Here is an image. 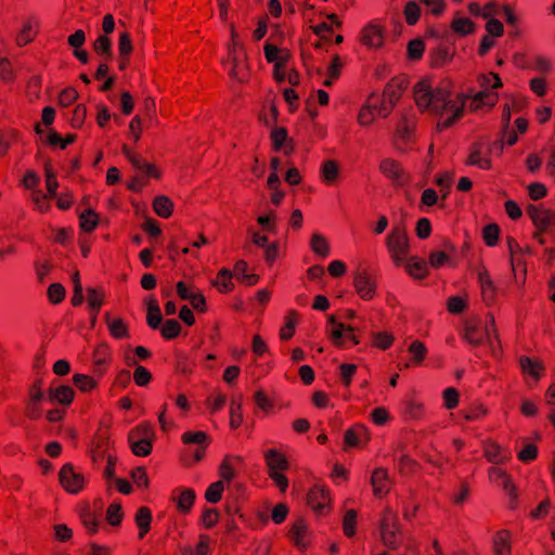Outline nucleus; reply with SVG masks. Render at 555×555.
Returning <instances> with one entry per match:
<instances>
[{
  "instance_id": "obj_1",
  "label": "nucleus",
  "mask_w": 555,
  "mask_h": 555,
  "mask_svg": "<svg viewBox=\"0 0 555 555\" xmlns=\"http://www.w3.org/2000/svg\"><path fill=\"white\" fill-rule=\"evenodd\" d=\"M414 101L421 112L438 117L437 129L450 128L464 115L465 95L454 92L450 81L433 83L423 79L414 86Z\"/></svg>"
},
{
  "instance_id": "obj_2",
  "label": "nucleus",
  "mask_w": 555,
  "mask_h": 555,
  "mask_svg": "<svg viewBox=\"0 0 555 555\" xmlns=\"http://www.w3.org/2000/svg\"><path fill=\"white\" fill-rule=\"evenodd\" d=\"M479 90L477 92L463 93L465 104L468 102L470 111L491 109L499 101L496 89L502 88L503 83L500 76L495 73L480 74L477 77Z\"/></svg>"
},
{
  "instance_id": "obj_3",
  "label": "nucleus",
  "mask_w": 555,
  "mask_h": 555,
  "mask_svg": "<svg viewBox=\"0 0 555 555\" xmlns=\"http://www.w3.org/2000/svg\"><path fill=\"white\" fill-rule=\"evenodd\" d=\"M246 53L238 38L234 26H231V42L229 44V53L225 62L228 73L232 79L243 82L248 76V66L246 62Z\"/></svg>"
},
{
  "instance_id": "obj_4",
  "label": "nucleus",
  "mask_w": 555,
  "mask_h": 555,
  "mask_svg": "<svg viewBox=\"0 0 555 555\" xmlns=\"http://www.w3.org/2000/svg\"><path fill=\"white\" fill-rule=\"evenodd\" d=\"M386 247L393 262L400 266L410 251V240L403 224L392 225L386 236Z\"/></svg>"
},
{
  "instance_id": "obj_5",
  "label": "nucleus",
  "mask_w": 555,
  "mask_h": 555,
  "mask_svg": "<svg viewBox=\"0 0 555 555\" xmlns=\"http://www.w3.org/2000/svg\"><path fill=\"white\" fill-rule=\"evenodd\" d=\"M379 534L383 543L390 548H396L400 543L398 516L388 506L384 508L379 520Z\"/></svg>"
},
{
  "instance_id": "obj_6",
  "label": "nucleus",
  "mask_w": 555,
  "mask_h": 555,
  "mask_svg": "<svg viewBox=\"0 0 555 555\" xmlns=\"http://www.w3.org/2000/svg\"><path fill=\"white\" fill-rule=\"evenodd\" d=\"M59 479L64 490L70 494L80 492L86 483V477L74 469L72 464H65L60 469Z\"/></svg>"
},
{
  "instance_id": "obj_7",
  "label": "nucleus",
  "mask_w": 555,
  "mask_h": 555,
  "mask_svg": "<svg viewBox=\"0 0 555 555\" xmlns=\"http://www.w3.org/2000/svg\"><path fill=\"white\" fill-rule=\"evenodd\" d=\"M384 27L377 22L367 23L360 33V41L370 49L380 48L384 43Z\"/></svg>"
},
{
  "instance_id": "obj_8",
  "label": "nucleus",
  "mask_w": 555,
  "mask_h": 555,
  "mask_svg": "<svg viewBox=\"0 0 555 555\" xmlns=\"http://www.w3.org/2000/svg\"><path fill=\"white\" fill-rule=\"evenodd\" d=\"M353 286L357 294L363 300H371L376 293V281L373 275L366 271H358L354 274Z\"/></svg>"
},
{
  "instance_id": "obj_9",
  "label": "nucleus",
  "mask_w": 555,
  "mask_h": 555,
  "mask_svg": "<svg viewBox=\"0 0 555 555\" xmlns=\"http://www.w3.org/2000/svg\"><path fill=\"white\" fill-rule=\"evenodd\" d=\"M308 504L310 507L319 514L324 513L331 502L330 491L322 485H315L308 493Z\"/></svg>"
},
{
  "instance_id": "obj_10",
  "label": "nucleus",
  "mask_w": 555,
  "mask_h": 555,
  "mask_svg": "<svg viewBox=\"0 0 555 555\" xmlns=\"http://www.w3.org/2000/svg\"><path fill=\"white\" fill-rule=\"evenodd\" d=\"M321 181L326 185H335L341 178V166L335 159H325L319 170Z\"/></svg>"
},
{
  "instance_id": "obj_11",
  "label": "nucleus",
  "mask_w": 555,
  "mask_h": 555,
  "mask_svg": "<svg viewBox=\"0 0 555 555\" xmlns=\"http://www.w3.org/2000/svg\"><path fill=\"white\" fill-rule=\"evenodd\" d=\"M490 150L480 143L472 146L466 164L476 166L479 169L488 170L491 168Z\"/></svg>"
},
{
  "instance_id": "obj_12",
  "label": "nucleus",
  "mask_w": 555,
  "mask_h": 555,
  "mask_svg": "<svg viewBox=\"0 0 555 555\" xmlns=\"http://www.w3.org/2000/svg\"><path fill=\"white\" fill-rule=\"evenodd\" d=\"M414 121L403 117L396 129V147L400 152L404 153L408 151V145L412 139L414 131Z\"/></svg>"
},
{
  "instance_id": "obj_13",
  "label": "nucleus",
  "mask_w": 555,
  "mask_h": 555,
  "mask_svg": "<svg viewBox=\"0 0 555 555\" xmlns=\"http://www.w3.org/2000/svg\"><path fill=\"white\" fill-rule=\"evenodd\" d=\"M371 485L375 496H383L390 490V479L387 469L378 467L373 470Z\"/></svg>"
},
{
  "instance_id": "obj_14",
  "label": "nucleus",
  "mask_w": 555,
  "mask_h": 555,
  "mask_svg": "<svg viewBox=\"0 0 555 555\" xmlns=\"http://www.w3.org/2000/svg\"><path fill=\"white\" fill-rule=\"evenodd\" d=\"M377 100L375 94H371L365 103L361 106L357 120L362 127L372 125L377 115Z\"/></svg>"
},
{
  "instance_id": "obj_15",
  "label": "nucleus",
  "mask_w": 555,
  "mask_h": 555,
  "mask_svg": "<svg viewBox=\"0 0 555 555\" xmlns=\"http://www.w3.org/2000/svg\"><path fill=\"white\" fill-rule=\"evenodd\" d=\"M481 330L487 338L493 357L498 358L501 353V347L493 315H487L483 328Z\"/></svg>"
},
{
  "instance_id": "obj_16",
  "label": "nucleus",
  "mask_w": 555,
  "mask_h": 555,
  "mask_svg": "<svg viewBox=\"0 0 555 555\" xmlns=\"http://www.w3.org/2000/svg\"><path fill=\"white\" fill-rule=\"evenodd\" d=\"M370 439L369 430L363 425H354L345 433L344 441L347 447H361Z\"/></svg>"
},
{
  "instance_id": "obj_17",
  "label": "nucleus",
  "mask_w": 555,
  "mask_h": 555,
  "mask_svg": "<svg viewBox=\"0 0 555 555\" xmlns=\"http://www.w3.org/2000/svg\"><path fill=\"white\" fill-rule=\"evenodd\" d=\"M263 457L269 473L284 472L288 468L286 456L276 449H268L263 452Z\"/></svg>"
},
{
  "instance_id": "obj_18",
  "label": "nucleus",
  "mask_w": 555,
  "mask_h": 555,
  "mask_svg": "<svg viewBox=\"0 0 555 555\" xmlns=\"http://www.w3.org/2000/svg\"><path fill=\"white\" fill-rule=\"evenodd\" d=\"M400 411L405 420H421L424 416V404L414 397H406L400 404Z\"/></svg>"
},
{
  "instance_id": "obj_19",
  "label": "nucleus",
  "mask_w": 555,
  "mask_h": 555,
  "mask_svg": "<svg viewBox=\"0 0 555 555\" xmlns=\"http://www.w3.org/2000/svg\"><path fill=\"white\" fill-rule=\"evenodd\" d=\"M380 172L395 182H401L404 171L400 163L393 158H384L379 164Z\"/></svg>"
},
{
  "instance_id": "obj_20",
  "label": "nucleus",
  "mask_w": 555,
  "mask_h": 555,
  "mask_svg": "<svg viewBox=\"0 0 555 555\" xmlns=\"http://www.w3.org/2000/svg\"><path fill=\"white\" fill-rule=\"evenodd\" d=\"M527 214L530 216L533 223L542 230H546L554 219L552 212L534 205L528 206Z\"/></svg>"
},
{
  "instance_id": "obj_21",
  "label": "nucleus",
  "mask_w": 555,
  "mask_h": 555,
  "mask_svg": "<svg viewBox=\"0 0 555 555\" xmlns=\"http://www.w3.org/2000/svg\"><path fill=\"white\" fill-rule=\"evenodd\" d=\"M264 56L269 63H273L274 66H286L291 54L286 49H280L271 43L264 44Z\"/></svg>"
},
{
  "instance_id": "obj_22",
  "label": "nucleus",
  "mask_w": 555,
  "mask_h": 555,
  "mask_svg": "<svg viewBox=\"0 0 555 555\" xmlns=\"http://www.w3.org/2000/svg\"><path fill=\"white\" fill-rule=\"evenodd\" d=\"M464 338L472 345L478 346L486 338L478 320L467 321L464 328Z\"/></svg>"
},
{
  "instance_id": "obj_23",
  "label": "nucleus",
  "mask_w": 555,
  "mask_h": 555,
  "mask_svg": "<svg viewBox=\"0 0 555 555\" xmlns=\"http://www.w3.org/2000/svg\"><path fill=\"white\" fill-rule=\"evenodd\" d=\"M242 460L238 456L227 455L219 468V475L222 481L230 482L235 477L236 466L241 464Z\"/></svg>"
},
{
  "instance_id": "obj_24",
  "label": "nucleus",
  "mask_w": 555,
  "mask_h": 555,
  "mask_svg": "<svg viewBox=\"0 0 555 555\" xmlns=\"http://www.w3.org/2000/svg\"><path fill=\"white\" fill-rule=\"evenodd\" d=\"M175 493H178L177 496H173V500L177 502V507L182 513H189L195 501V492L190 488L177 489Z\"/></svg>"
},
{
  "instance_id": "obj_25",
  "label": "nucleus",
  "mask_w": 555,
  "mask_h": 555,
  "mask_svg": "<svg viewBox=\"0 0 555 555\" xmlns=\"http://www.w3.org/2000/svg\"><path fill=\"white\" fill-rule=\"evenodd\" d=\"M494 555H512L511 534L508 531L502 530L493 537Z\"/></svg>"
},
{
  "instance_id": "obj_26",
  "label": "nucleus",
  "mask_w": 555,
  "mask_h": 555,
  "mask_svg": "<svg viewBox=\"0 0 555 555\" xmlns=\"http://www.w3.org/2000/svg\"><path fill=\"white\" fill-rule=\"evenodd\" d=\"M489 479L492 482L501 486L504 489V491H506L511 495L514 494L515 487H514L511 478L501 468L495 467V466L491 467L489 469Z\"/></svg>"
},
{
  "instance_id": "obj_27",
  "label": "nucleus",
  "mask_w": 555,
  "mask_h": 555,
  "mask_svg": "<svg viewBox=\"0 0 555 555\" xmlns=\"http://www.w3.org/2000/svg\"><path fill=\"white\" fill-rule=\"evenodd\" d=\"M478 281L481 288V295L483 301L490 304L494 300L495 297V287L489 275V273L483 270L478 273Z\"/></svg>"
},
{
  "instance_id": "obj_28",
  "label": "nucleus",
  "mask_w": 555,
  "mask_h": 555,
  "mask_svg": "<svg viewBox=\"0 0 555 555\" xmlns=\"http://www.w3.org/2000/svg\"><path fill=\"white\" fill-rule=\"evenodd\" d=\"M519 364L522 372L527 375H530L534 379H539L543 374L544 366L540 361L522 356L519 359Z\"/></svg>"
},
{
  "instance_id": "obj_29",
  "label": "nucleus",
  "mask_w": 555,
  "mask_h": 555,
  "mask_svg": "<svg viewBox=\"0 0 555 555\" xmlns=\"http://www.w3.org/2000/svg\"><path fill=\"white\" fill-rule=\"evenodd\" d=\"M134 520L139 528V539H143L149 532L152 521V513L150 508L145 506L140 507L137 511Z\"/></svg>"
},
{
  "instance_id": "obj_30",
  "label": "nucleus",
  "mask_w": 555,
  "mask_h": 555,
  "mask_svg": "<svg viewBox=\"0 0 555 555\" xmlns=\"http://www.w3.org/2000/svg\"><path fill=\"white\" fill-rule=\"evenodd\" d=\"M485 456L489 462L499 464L508 459V454L495 442L485 444Z\"/></svg>"
},
{
  "instance_id": "obj_31",
  "label": "nucleus",
  "mask_w": 555,
  "mask_h": 555,
  "mask_svg": "<svg viewBox=\"0 0 555 555\" xmlns=\"http://www.w3.org/2000/svg\"><path fill=\"white\" fill-rule=\"evenodd\" d=\"M310 248L315 255H318L320 257L325 258L330 255L328 241L321 233H313L311 235Z\"/></svg>"
},
{
  "instance_id": "obj_32",
  "label": "nucleus",
  "mask_w": 555,
  "mask_h": 555,
  "mask_svg": "<svg viewBox=\"0 0 555 555\" xmlns=\"http://www.w3.org/2000/svg\"><path fill=\"white\" fill-rule=\"evenodd\" d=\"M242 404H243L242 396L234 397L231 400V404H230V426L233 429L238 428L242 425V423H243Z\"/></svg>"
},
{
  "instance_id": "obj_33",
  "label": "nucleus",
  "mask_w": 555,
  "mask_h": 555,
  "mask_svg": "<svg viewBox=\"0 0 555 555\" xmlns=\"http://www.w3.org/2000/svg\"><path fill=\"white\" fill-rule=\"evenodd\" d=\"M403 93V85L401 81L392 80L385 87L383 96L386 98L388 104L396 105Z\"/></svg>"
},
{
  "instance_id": "obj_34",
  "label": "nucleus",
  "mask_w": 555,
  "mask_h": 555,
  "mask_svg": "<svg viewBox=\"0 0 555 555\" xmlns=\"http://www.w3.org/2000/svg\"><path fill=\"white\" fill-rule=\"evenodd\" d=\"M49 399L62 404H69L74 399V390L69 386H60L55 389H50Z\"/></svg>"
},
{
  "instance_id": "obj_35",
  "label": "nucleus",
  "mask_w": 555,
  "mask_h": 555,
  "mask_svg": "<svg viewBox=\"0 0 555 555\" xmlns=\"http://www.w3.org/2000/svg\"><path fill=\"white\" fill-rule=\"evenodd\" d=\"M103 298H104V295L101 291L95 289V288H88L87 300H88V306L92 313V317H91L92 323H94L96 320L98 313L103 304Z\"/></svg>"
},
{
  "instance_id": "obj_36",
  "label": "nucleus",
  "mask_w": 555,
  "mask_h": 555,
  "mask_svg": "<svg viewBox=\"0 0 555 555\" xmlns=\"http://www.w3.org/2000/svg\"><path fill=\"white\" fill-rule=\"evenodd\" d=\"M79 223L85 232H92L99 224V216L91 208H87L80 212Z\"/></svg>"
},
{
  "instance_id": "obj_37",
  "label": "nucleus",
  "mask_w": 555,
  "mask_h": 555,
  "mask_svg": "<svg viewBox=\"0 0 555 555\" xmlns=\"http://www.w3.org/2000/svg\"><path fill=\"white\" fill-rule=\"evenodd\" d=\"M232 276L233 273L228 269H221L216 280L214 281V285L217 287V289L220 293H229L233 289V283H232Z\"/></svg>"
},
{
  "instance_id": "obj_38",
  "label": "nucleus",
  "mask_w": 555,
  "mask_h": 555,
  "mask_svg": "<svg viewBox=\"0 0 555 555\" xmlns=\"http://www.w3.org/2000/svg\"><path fill=\"white\" fill-rule=\"evenodd\" d=\"M406 272L414 279H424L428 274L427 263L417 258H411L405 266Z\"/></svg>"
},
{
  "instance_id": "obj_39",
  "label": "nucleus",
  "mask_w": 555,
  "mask_h": 555,
  "mask_svg": "<svg viewBox=\"0 0 555 555\" xmlns=\"http://www.w3.org/2000/svg\"><path fill=\"white\" fill-rule=\"evenodd\" d=\"M153 209L162 218H169L172 214L173 203L167 196H157L153 201Z\"/></svg>"
},
{
  "instance_id": "obj_40",
  "label": "nucleus",
  "mask_w": 555,
  "mask_h": 555,
  "mask_svg": "<svg viewBox=\"0 0 555 555\" xmlns=\"http://www.w3.org/2000/svg\"><path fill=\"white\" fill-rule=\"evenodd\" d=\"M451 28L454 33L466 36L473 34L476 26L468 17L455 16L451 23Z\"/></svg>"
},
{
  "instance_id": "obj_41",
  "label": "nucleus",
  "mask_w": 555,
  "mask_h": 555,
  "mask_svg": "<svg viewBox=\"0 0 555 555\" xmlns=\"http://www.w3.org/2000/svg\"><path fill=\"white\" fill-rule=\"evenodd\" d=\"M307 526L302 520L296 521L291 529V538L293 542L300 548L307 545Z\"/></svg>"
},
{
  "instance_id": "obj_42",
  "label": "nucleus",
  "mask_w": 555,
  "mask_h": 555,
  "mask_svg": "<svg viewBox=\"0 0 555 555\" xmlns=\"http://www.w3.org/2000/svg\"><path fill=\"white\" fill-rule=\"evenodd\" d=\"M184 444L209 446L210 439L205 431H185L181 436Z\"/></svg>"
},
{
  "instance_id": "obj_43",
  "label": "nucleus",
  "mask_w": 555,
  "mask_h": 555,
  "mask_svg": "<svg viewBox=\"0 0 555 555\" xmlns=\"http://www.w3.org/2000/svg\"><path fill=\"white\" fill-rule=\"evenodd\" d=\"M328 323L332 326L330 330L331 339L336 346L343 347L345 344L344 337L347 326L337 322L333 315L328 318Z\"/></svg>"
},
{
  "instance_id": "obj_44",
  "label": "nucleus",
  "mask_w": 555,
  "mask_h": 555,
  "mask_svg": "<svg viewBox=\"0 0 555 555\" xmlns=\"http://www.w3.org/2000/svg\"><path fill=\"white\" fill-rule=\"evenodd\" d=\"M37 29L38 22L36 20L27 21L17 36V43L23 46L31 41L37 33Z\"/></svg>"
},
{
  "instance_id": "obj_45",
  "label": "nucleus",
  "mask_w": 555,
  "mask_h": 555,
  "mask_svg": "<svg viewBox=\"0 0 555 555\" xmlns=\"http://www.w3.org/2000/svg\"><path fill=\"white\" fill-rule=\"evenodd\" d=\"M94 51L105 60L112 57V41L106 35L99 36L93 42Z\"/></svg>"
},
{
  "instance_id": "obj_46",
  "label": "nucleus",
  "mask_w": 555,
  "mask_h": 555,
  "mask_svg": "<svg viewBox=\"0 0 555 555\" xmlns=\"http://www.w3.org/2000/svg\"><path fill=\"white\" fill-rule=\"evenodd\" d=\"M409 353L411 354V363L413 365H420L427 354V348L420 340H414L409 346Z\"/></svg>"
},
{
  "instance_id": "obj_47",
  "label": "nucleus",
  "mask_w": 555,
  "mask_h": 555,
  "mask_svg": "<svg viewBox=\"0 0 555 555\" xmlns=\"http://www.w3.org/2000/svg\"><path fill=\"white\" fill-rule=\"evenodd\" d=\"M358 514L354 509H348L343 518L344 534L351 538L356 534Z\"/></svg>"
},
{
  "instance_id": "obj_48",
  "label": "nucleus",
  "mask_w": 555,
  "mask_h": 555,
  "mask_svg": "<svg viewBox=\"0 0 555 555\" xmlns=\"http://www.w3.org/2000/svg\"><path fill=\"white\" fill-rule=\"evenodd\" d=\"M131 444V450L137 456H146L152 451V440L140 438V439H129Z\"/></svg>"
},
{
  "instance_id": "obj_49",
  "label": "nucleus",
  "mask_w": 555,
  "mask_h": 555,
  "mask_svg": "<svg viewBox=\"0 0 555 555\" xmlns=\"http://www.w3.org/2000/svg\"><path fill=\"white\" fill-rule=\"evenodd\" d=\"M224 490L223 481L218 480L212 482L205 492V499L209 503H218L222 498V492Z\"/></svg>"
},
{
  "instance_id": "obj_50",
  "label": "nucleus",
  "mask_w": 555,
  "mask_h": 555,
  "mask_svg": "<svg viewBox=\"0 0 555 555\" xmlns=\"http://www.w3.org/2000/svg\"><path fill=\"white\" fill-rule=\"evenodd\" d=\"M46 186L50 197H56V190L59 183L56 180V173L50 165L44 166Z\"/></svg>"
},
{
  "instance_id": "obj_51",
  "label": "nucleus",
  "mask_w": 555,
  "mask_h": 555,
  "mask_svg": "<svg viewBox=\"0 0 555 555\" xmlns=\"http://www.w3.org/2000/svg\"><path fill=\"white\" fill-rule=\"evenodd\" d=\"M403 14L406 24L415 25L421 16V8L415 1H409L404 7Z\"/></svg>"
},
{
  "instance_id": "obj_52",
  "label": "nucleus",
  "mask_w": 555,
  "mask_h": 555,
  "mask_svg": "<svg viewBox=\"0 0 555 555\" xmlns=\"http://www.w3.org/2000/svg\"><path fill=\"white\" fill-rule=\"evenodd\" d=\"M395 341L392 334L388 332H377L373 334V345L380 350H387Z\"/></svg>"
},
{
  "instance_id": "obj_53",
  "label": "nucleus",
  "mask_w": 555,
  "mask_h": 555,
  "mask_svg": "<svg viewBox=\"0 0 555 555\" xmlns=\"http://www.w3.org/2000/svg\"><path fill=\"white\" fill-rule=\"evenodd\" d=\"M107 326L109 334L117 339L128 337V328L120 319L108 320Z\"/></svg>"
},
{
  "instance_id": "obj_54",
  "label": "nucleus",
  "mask_w": 555,
  "mask_h": 555,
  "mask_svg": "<svg viewBox=\"0 0 555 555\" xmlns=\"http://www.w3.org/2000/svg\"><path fill=\"white\" fill-rule=\"evenodd\" d=\"M153 437H154L153 427L147 422L139 424L129 435V439L145 438V439L152 440Z\"/></svg>"
},
{
  "instance_id": "obj_55",
  "label": "nucleus",
  "mask_w": 555,
  "mask_h": 555,
  "mask_svg": "<svg viewBox=\"0 0 555 555\" xmlns=\"http://www.w3.org/2000/svg\"><path fill=\"white\" fill-rule=\"evenodd\" d=\"M73 380L75 386L83 392L91 391L96 386V382L91 376L85 374H75Z\"/></svg>"
},
{
  "instance_id": "obj_56",
  "label": "nucleus",
  "mask_w": 555,
  "mask_h": 555,
  "mask_svg": "<svg viewBox=\"0 0 555 555\" xmlns=\"http://www.w3.org/2000/svg\"><path fill=\"white\" fill-rule=\"evenodd\" d=\"M80 518L85 528L90 533H95L98 531L100 524L99 519L89 508H86L81 512Z\"/></svg>"
},
{
  "instance_id": "obj_57",
  "label": "nucleus",
  "mask_w": 555,
  "mask_h": 555,
  "mask_svg": "<svg viewBox=\"0 0 555 555\" xmlns=\"http://www.w3.org/2000/svg\"><path fill=\"white\" fill-rule=\"evenodd\" d=\"M106 520L112 526L120 525L122 520V509L119 503H112L106 511Z\"/></svg>"
},
{
  "instance_id": "obj_58",
  "label": "nucleus",
  "mask_w": 555,
  "mask_h": 555,
  "mask_svg": "<svg viewBox=\"0 0 555 555\" xmlns=\"http://www.w3.org/2000/svg\"><path fill=\"white\" fill-rule=\"evenodd\" d=\"M180 332H181V325L175 319L167 320L162 327V335L166 339L176 338L180 334Z\"/></svg>"
},
{
  "instance_id": "obj_59",
  "label": "nucleus",
  "mask_w": 555,
  "mask_h": 555,
  "mask_svg": "<svg viewBox=\"0 0 555 555\" xmlns=\"http://www.w3.org/2000/svg\"><path fill=\"white\" fill-rule=\"evenodd\" d=\"M129 162L139 170L146 173L147 176L157 177L156 170L153 165L146 163L141 156L138 154H134L131 156V159Z\"/></svg>"
},
{
  "instance_id": "obj_60",
  "label": "nucleus",
  "mask_w": 555,
  "mask_h": 555,
  "mask_svg": "<svg viewBox=\"0 0 555 555\" xmlns=\"http://www.w3.org/2000/svg\"><path fill=\"white\" fill-rule=\"evenodd\" d=\"M49 194H42L41 191L35 190L31 193V198L35 204L36 209H38L40 212H46L49 210L50 205L48 203Z\"/></svg>"
},
{
  "instance_id": "obj_61",
  "label": "nucleus",
  "mask_w": 555,
  "mask_h": 555,
  "mask_svg": "<svg viewBox=\"0 0 555 555\" xmlns=\"http://www.w3.org/2000/svg\"><path fill=\"white\" fill-rule=\"evenodd\" d=\"M48 297L52 304H60L65 297V288L60 283H53L48 288Z\"/></svg>"
},
{
  "instance_id": "obj_62",
  "label": "nucleus",
  "mask_w": 555,
  "mask_h": 555,
  "mask_svg": "<svg viewBox=\"0 0 555 555\" xmlns=\"http://www.w3.org/2000/svg\"><path fill=\"white\" fill-rule=\"evenodd\" d=\"M176 289L179 298L182 300H190L198 291L193 285L186 284L183 281H179L176 284Z\"/></svg>"
},
{
  "instance_id": "obj_63",
  "label": "nucleus",
  "mask_w": 555,
  "mask_h": 555,
  "mask_svg": "<svg viewBox=\"0 0 555 555\" xmlns=\"http://www.w3.org/2000/svg\"><path fill=\"white\" fill-rule=\"evenodd\" d=\"M425 50V44L421 39H414L408 44V55L412 60H418L422 57Z\"/></svg>"
},
{
  "instance_id": "obj_64",
  "label": "nucleus",
  "mask_w": 555,
  "mask_h": 555,
  "mask_svg": "<svg viewBox=\"0 0 555 555\" xmlns=\"http://www.w3.org/2000/svg\"><path fill=\"white\" fill-rule=\"evenodd\" d=\"M500 229L496 224H488L483 229V240L488 246H494L498 243Z\"/></svg>"
}]
</instances>
